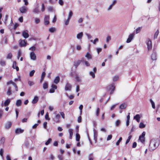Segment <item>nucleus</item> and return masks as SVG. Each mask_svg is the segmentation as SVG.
<instances>
[{
  "instance_id": "f257e3e1",
  "label": "nucleus",
  "mask_w": 160,
  "mask_h": 160,
  "mask_svg": "<svg viewBox=\"0 0 160 160\" xmlns=\"http://www.w3.org/2000/svg\"><path fill=\"white\" fill-rule=\"evenodd\" d=\"M159 143L158 139H152L151 140L149 148L150 151H152L155 149L159 146Z\"/></svg>"
},
{
  "instance_id": "f03ea898",
  "label": "nucleus",
  "mask_w": 160,
  "mask_h": 160,
  "mask_svg": "<svg viewBox=\"0 0 160 160\" xmlns=\"http://www.w3.org/2000/svg\"><path fill=\"white\" fill-rule=\"evenodd\" d=\"M106 89L108 91H111L110 94H112L115 89L114 84L112 83L108 86L107 87Z\"/></svg>"
},
{
  "instance_id": "7ed1b4c3",
  "label": "nucleus",
  "mask_w": 160,
  "mask_h": 160,
  "mask_svg": "<svg viewBox=\"0 0 160 160\" xmlns=\"http://www.w3.org/2000/svg\"><path fill=\"white\" fill-rule=\"evenodd\" d=\"M54 114H55V117L53 118V121L56 123H58L60 122V115L56 113V112H54Z\"/></svg>"
},
{
  "instance_id": "20e7f679",
  "label": "nucleus",
  "mask_w": 160,
  "mask_h": 160,
  "mask_svg": "<svg viewBox=\"0 0 160 160\" xmlns=\"http://www.w3.org/2000/svg\"><path fill=\"white\" fill-rule=\"evenodd\" d=\"M146 134V132H143L141 135H140L139 137L138 140H140L142 143H143L145 142V136Z\"/></svg>"
},
{
  "instance_id": "39448f33",
  "label": "nucleus",
  "mask_w": 160,
  "mask_h": 160,
  "mask_svg": "<svg viewBox=\"0 0 160 160\" xmlns=\"http://www.w3.org/2000/svg\"><path fill=\"white\" fill-rule=\"evenodd\" d=\"M28 9L27 7L22 6L19 8V10L21 13H26Z\"/></svg>"
},
{
  "instance_id": "423d86ee",
  "label": "nucleus",
  "mask_w": 160,
  "mask_h": 160,
  "mask_svg": "<svg viewBox=\"0 0 160 160\" xmlns=\"http://www.w3.org/2000/svg\"><path fill=\"white\" fill-rule=\"evenodd\" d=\"M117 0H114L112 3L109 5V6L107 8V10L108 11H109L111 10L112 7L115 5V4L116 3Z\"/></svg>"
},
{
  "instance_id": "0eeeda50",
  "label": "nucleus",
  "mask_w": 160,
  "mask_h": 160,
  "mask_svg": "<svg viewBox=\"0 0 160 160\" xmlns=\"http://www.w3.org/2000/svg\"><path fill=\"white\" fill-rule=\"evenodd\" d=\"M148 50H150L152 48V42L150 39H148V41L147 42Z\"/></svg>"
},
{
  "instance_id": "6e6552de",
  "label": "nucleus",
  "mask_w": 160,
  "mask_h": 160,
  "mask_svg": "<svg viewBox=\"0 0 160 160\" xmlns=\"http://www.w3.org/2000/svg\"><path fill=\"white\" fill-rule=\"evenodd\" d=\"M19 44L21 47H25L27 44L26 41L25 40L20 39L19 40Z\"/></svg>"
},
{
  "instance_id": "1a4fd4ad",
  "label": "nucleus",
  "mask_w": 160,
  "mask_h": 160,
  "mask_svg": "<svg viewBox=\"0 0 160 160\" xmlns=\"http://www.w3.org/2000/svg\"><path fill=\"white\" fill-rule=\"evenodd\" d=\"M10 84H11L13 85L14 87L16 89V91H18V86H17L16 83L13 82L12 81V80H10L7 82V84L8 85H9Z\"/></svg>"
},
{
  "instance_id": "9d476101",
  "label": "nucleus",
  "mask_w": 160,
  "mask_h": 160,
  "mask_svg": "<svg viewBox=\"0 0 160 160\" xmlns=\"http://www.w3.org/2000/svg\"><path fill=\"white\" fill-rule=\"evenodd\" d=\"M28 31L27 30L24 31L22 32V36L25 38H27L29 37V35L28 33Z\"/></svg>"
},
{
  "instance_id": "9b49d317",
  "label": "nucleus",
  "mask_w": 160,
  "mask_h": 160,
  "mask_svg": "<svg viewBox=\"0 0 160 160\" xmlns=\"http://www.w3.org/2000/svg\"><path fill=\"white\" fill-rule=\"evenodd\" d=\"M49 16L48 15H45L44 18V24L45 25H48L49 23Z\"/></svg>"
},
{
  "instance_id": "f8f14e48",
  "label": "nucleus",
  "mask_w": 160,
  "mask_h": 160,
  "mask_svg": "<svg viewBox=\"0 0 160 160\" xmlns=\"http://www.w3.org/2000/svg\"><path fill=\"white\" fill-rule=\"evenodd\" d=\"M71 88H72V86H71V85L68 83H67L65 85V90L66 91H67V90L70 91L71 90Z\"/></svg>"
},
{
  "instance_id": "ddd939ff",
  "label": "nucleus",
  "mask_w": 160,
  "mask_h": 160,
  "mask_svg": "<svg viewBox=\"0 0 160 160\" xmlns=\"http://www.w3.org/2000/svg\"><path fill=\"white\" fill-rule=\"evenodd\" d=\"M30 58L31 59L35 60L36 59V56L34 53L32 52L30 53Z\"/></svg>"
},
{
  "instance_id": "4468645a",
  "label": "nucleus",
  "mask_w": 160,
  "mask_h": 160,
  "mask_svg": "<svg viewBox=\"0 0 160 160\" xmlns=\"http://www.w3.org/2000/svg\"><path fill=\"white\" fill-rule=\"evenodd\" d=\"M39 6L38 5H37L33 10V12L34 13L38 14L39 12V10L38 9Z\"/></svg>"
},
{
  "instance_id": "2eb2a0df",
  "label": "nucleus",
  "mask_w": 160,
  "mask_h": 160,
  "mask_svg": "<svg viewBox=\"0 0 160 160\" xmlns=\"http://www.w3.org/2000/svg\"><path fill=\"white\" fill-rule=\"evenodd\" d=\"M12 125V122H8L6 124L5 128L6 129H9Z\"/></svg>"
},
{
  "instance_id": "dca6fc26",
  "label": "nucleus",
  "mask_w": 160,
  "mask_h": 160,
  "mask_svg": "<svg viewBox=\"0 0 160 160\" xmlns=\"http://www.w3.org/2000/svg\"><path fill=\"white\" fill-rule=\"evenodd\" d=\"M83 33L82 32L78 33L77 35V38L78 39H81L83 36Z\"/></svg>"
},
{
  "instance_id": "f3484780",
  "label": "nucleus",
  "mask_w": 160,
  "mask_h": 160,
  "mask_svg": "<svg viewBox=\"0 0 160 160\" xmlns=\"http://www.w3.org/2000/svg\"><path fill=\"white\" fill-rule=\"evenodd\" d=\"M82 61V60H78L74 62V65L76 68H77L78 67V66L80 64Z\"/></svg>"
},
{
  "instance_id": "a211bd4d",
  "label": "nucleus",
  "mask_w": 160,
  "mask_h": 160,
  "mask_svg": "<svg viewBox=\"0 0 160 160\" xmlns=\"http://www.w3.org/2000/svg\"><path fill=\"white\" fill-rule=\"evenodd\" d=\"M24 132V130L20 128L17 129L15 130V133L16 134H19L22 133Z\"/></svg>"
},
{
  "instance_id": "6ab92c4d",
  "label": "nucleus",
  "mask_w": 160,
  "mask_h": 160,
  "mask_svg": "<svg viewBox=\"0 0 160 160\" xmlns=\"http://www.w3.org/2000/svg\"><path fill=\"white\" fill-rule=\"evenodd\" d=\"M68 131L70 134L69 138L70 139H72L73 134V130L72 129L70 128L69 129Z\"/></svg>"
},
{
  "instance_id": "aec40b11",
  "label": "nucleus",
  "mask_w": 160,
  "mask_h": 160,
  "mask_svg": "<svg viewBox=\"0 0 160 160\" xmlns=\"http://www.w3.org/2000/svg\"><path fill=\"white\" fill-rule=\"evenodd\" d=\"M134 118L139 122L140 121V117L139 114H137L134 117Z\"/></svg>"
},
{
  "instance_id": "412c9836",
  "label": "nucleus",
  "mask_w": 160,
  "mask_h": 160,
  "mask_svg": "<svg viewBox=\"0 0 160 160\" xmlns=\"http://www.w3.org/2000/svg\"><path fill=\"white\" fill-rule=\"evenodd\" d=\"M38 100V97L36 96L34 97V99L32 101V103L33 104L36 103Z\"/></svg>"
},
{
  "instance_id": "4be33fe9",
  "label": "nucleus",
  "mask_w": 160,
  "mask_h": 160,
  "mask_svg": "<svg viewBox=\"0 0 160 160\" xmlns=\"http://www.w3.org/2000/svg\"><path fill=\"white\" fill-rule=\"evenodd\" d=\"M12 68L14 69H16L17 71H18L19 70L18 67L17 66V63L16 61H14L13 63V65H12Z\"/></svg>"
},
{
  "instance_id": "5701e85b",
  "label": "nucleus",
  "mask_w": 160,
  "mask_h": 160,
  "mask_svg": "<svg viewBox=\"0 0 160 160\" xmlns=\"http://www.w3.org/2000/svg\"><path fill=\"white\" fill-rule=\"evenodd\" d=\"M60 79V78L59 76L56 77L54 79V82L56 84H57L59 82Z\"/></svg>"
},
{
  "instance_id": "b1692460",
  "label": "nucleus",
  "mask_w": 160,
  "mask_h": 160,
  "mask_svg": "<svg viewBox=\"0 0 160 160\" xmlns=\"http://www.w3.org/2000/svg\"><path fill=\"white\" fill-rule=\"evenodd\" d=\"M11 102V100L10 99H8L6 100L4 102V105L5 106H8L10 103Z\"/></svg>"
},
{
  "instance_id": "393cba45",
  "label": "nucleus",
  "mask_w": 160,
  "mask_h": 160,
  "mask_svg": "<svg viewBox=\"0 0 160 160\" xmlns=\"http://www.w3.org/2000/svg\"><path fill=\"white\" fill-rule=\"evenodd\" d=\"M85 56L88 60L91 59L92 58V55L89 52H87Z\"/></svg>"
},
{
  "instance_id": "a878e982",
  "label": "nucleus",
  "mask_w": 160,
  "mask_h": 160,
  "mask_svg": "<svg viewBox=\"0 0 160 160\" xmlns=\"http://www.w3.org/2000/svg\"><path fill=\"white\" fill-rule=\"evenodd\" d=\"M151 58L153 60H155L157 59V55L155 53H153L152 54Z\"/></svg>"
},
{
  "instance_id": "bb28decb",
  "label": "nucleus",
  "mask_w": 160,
  "mask_h": 160,
  "mask_svg": "<svg viewBox=\"0 0 160 160\" xmlns=\"http://www.w3.org/2000/svg\"><path fill=\"white\" fill-rule=\"evenodd\" d=\"M129 114V113L128 115L127 116V118L126 125L127 126H128L129 124L130 116Z\"/></svg>"
},
{
  "instance_id": "cd10ccee",
  "label": "nucleus",
  "mask_w": 160,
  "mask_h": 160,
  "mask_svg": "<svg viewBox=\"0 0 160 160\" xmlns=\"http://www.w3.org/2000/svg\"><path fill=\"white\" fill-rule=\"evenodd\" d=\"M22 104V101L21 100H17L16 102V105L17 106L19 107L21 106Z\"/></svg>"
},
{
  "instance_id": "c85d7f7f",
  "label": "nucleus",
  "mask_w": 160,
  "mask_h": 160,
  "mask_svg": "<svg viewBox=\"0 0 160 160\" xmlns=\"http://www.w3.org/2000/svg\"><path fill=\"white\" fill-rule=\"evenodd\" d=\"M80 135L78 133H77L76 134V140L78 142L79 141H80Z\"/></svg>"
},
{
  "instance_id": "c756f323",
  "label": "nucleus",
  "mask_w": 160,
  "mask_h": 160,
  "mask_svg": "<svg viewBox=\"0 0 160 160\" xmlns=\"http://www.w3.org/2000/svg\"><path fill=\"white\" fill-rule=\"evenodd\" d=\"M99 41V39L98 38H96L93 41L92 40H90L91 42H92L93 44H96L97 42H98Z\"/></svg>"
},
{
  "instance_id": "7c9ffc66",
  "label": "nucleus",
  "mask_w": 160,
  "mask_h": 160,
  "mask_svg": "<svg viewBox=\"0 0 160 160\" xmlns=\"http://www.w3.org/2000/svg\"><path fill=\"white\" fill-rule=\"evenodd\" d=\"M159 32L158 30H157V31L155 32L154 36V39H156L157 38L158 34H159Z\"/></svg>"
},
{
  "instance_id": "2f4dec72",
  "label": "nucleus",
  "mask_w": 160,
  "mask_h": 160,
  "mask_svg": "<svg viewBox=\"0 0 160 160\" xmlns=\"http://www.w3.org/2000/svg\"><path fill=\"white\" fill-rule=\"evenodd\" d=\"M145 127V125L142 122H141L139 125V128H143Z\"/></svg>"
},
{
  "instance_id": "473e14b6",
  "label": "nucleus",
  "mask_w": 160,
  "mask_h": 160,
  "mask_svg": "<svg viewBox=\"0 0 160 160\" xmlns=\"http://www.w3.org/2000/svg\"><path fill=\"white\" fill-rule=\"evenodd\" d=\"M7 94L8 95H10L12 94L11 88L9 87L8 88V90L7 92Z\"/></svg>"
},
{
  "instance_id": "72a5a7b5",
  "label": "nucleus",
  "mask_w": 160,
  "mask_h": 160,
  "mask_svg": "<svg viewBox=\"0 0 160 160\" xmlns=\"http://www.w3.org/2000/svg\"><path fill=\"white\" fill-rule=\"evenodd\" d=\"M126 107V105L124 103L122 104L119 107V108L120 109H124Z\"/></svg>"
},
{
  "instance_id": "f704fd0d",
  "label": "nucleus",
  "mask_w": 160,
  "mask_h": 160,
  "mask_svg": "<svg viewBox=\"0 0 160 160\" xmlns=\"http://www.w3.org/2000/svg\"><path fill=\"white\" fill-rule=\"evenodd\" d=\"M49 31L51 32H54L56 31V29L55 28H52L49 29Z\"/></svg>"
},
{
  "instance_id": "c9c22d12",
  "label": "nucleus",
  "mask_w": 160,
  "mask_h": 160,
  "mask_svg": "<svg viewBox=\"0 0 160 160\" xmlns=\"http://www.w3.org/2000/svg\"><path fill=\"white\" fill-rule=\"evenodd\" d=\"M12 57V54L11 53H9L7 55V59H11Z\"/></svg>"
},
{
  "instance_id": "e433bc0d",
  "label": "nucleus",
  "mask_w": 160,
  "mask_h": 160,
  "mask_svg": "<svg viewBox=\"0 0 160 160\" xmlns=\"http://www.w3.org/2000/svg\"><path fill=\"white\" fill-rule=\"evenodd\" d=\"M72 15H73V12H72V11H70L69 13L68 18H69V19H70L71 18L72 16Z\"/></svg>"
},
{
  "instance_id": "4c0bfd02",
  "label": "nucleus",
  "mask_w": 160,
  "mask_h": 160,
  "mask_svg": "<svg viewBox=\"0 0 160 160\" xmlns=\"http://www.w3.org/2000/svg\"><path fill=\"white\" fill-rule=\"evenodd\" d=\"M150 101L152 104V107L153 109L155 108V105L154 102L152 101V99H150Z\"/></svg>"
},
{
  "instance_id": "58836bf2",
  "label": "nucleus",
  "mask_w": 160,
  "mask_h": 160,
  "mask_svg": "<svg viewBox=\"0 0 160 160\" xmlns=\"http://www.w3.org/2000/svg\"><path fill=\"white\" fill-rule=\"evenodd\" d=\"M100 113V109L99 108H98L96 111V115L97 117L99 115Z\"/></svg>"
},
{
  "instance_id": "ea45409f",
  "label": "nucleus",
  "mask_w": 160,
  "mask_h": 160,
  "mask_svg": "<svg viewBox=\"0 0 160 160\" xmlns=\"http://www.w3.org/2000/svg\"><path fill=\"white\" fill-rule=\"evenodd\" d=\"M0 64L2 66H5L6 65L5 62L3 60H1L0 62Z\"/></svg>"
},
{
  "instance_id": "a19ab883",
  "label": "nucleus",
  "mask_w": 160,
  "mask_h": 160,
  "mask_svg": "<svg viewBox=\"0 0 160 160\" xmlns=\"http://www.w3.org/2000/svg\"><path fill=\"white\" fill-rule=\"evenodd\" d=\"M122 137H120L119 139L117 142H116V145L117 146L119 144V143L120 142H121V141L122 140Z\"/></svg>"
},
{
  "instance_id": "79ce46f5",
  "label": "nucleus",
  "mask_w": 160,
  "mask_h": 160,
  "mask_svg": "<svg viewBox=\"0 0 160 160\" xmlns=\"http://www.w3.org/2000/svg\"><path fill=\"white\" fill-rule=\"evenodd\" d=\"M119 79V77L118 76H115L113 78V80L114 82L117 81Z\"/></svg>"
},
{
  "instance_id": "37998d69",
  "label": "nucleus",
  "mask_w": 160,
  "mask_h": 160,
  "mask_svg": "<svg viewBox=\"0 0 160 160\" xmlns=\"http://www.w3.org/2000/svg\"><path fill=\"white\" fill-rule=\"evenodd\" d=\"M28 83L29 86H32L34 84V83L33 82L29 81L28 82Z\"/></svg>"
},
{
  "instance_id": "c03bdc74",
  "label": "nucleus",
  "mask_w": 160,
  "mask_h": 160,
  "mask_svg": "<svg viewBox=\"0 0 160 160\" xmlns=\"http://www.w3.org/2000/svg\"><path fill=\"white\" fill-rule=\"evenodd\" d=\"M142 27H138L136 29V33H139L141 31Z\"/></svg>"
},
{
  "instance_id": "a18cd8bd",
  "label": "nucleus",
  "mask_w": 160,
  "mask_h": 160,
  "mask_svg": "<svg viewBox=\"0 0 160 160\" xmlns=\"http://www.w3.org/2000/svg\"><path fill=\"white\" fill-rule=\"evenodd\" d=\"M52 141V139L51 138H49L48 140L45 142L46 145H48Z\"/></svg>"
},
{
  "instance_id": "49530a36",
  "label": "nucleus",
  "mask_w": 160,
  "mask_h": 160,
  "mask_svg": "<svg viewBox=\"0 0 160 160\" xmlns=\"http://www.w3.org/2000/svg\"><path fill=\"white\" fill-rule=\"evenodd\" d=\"M21 55V51L20 50H19L18 51V57H17V58H18V59H19V58Z\"/></svg>"
},
{
  "instance_id": "de8ad7c7",
  "label": "nucleus",
  "mask_w": 160,
  "mask_h": 160,
  "mask_svg": "<svg viewBox=\"0 0 160 160\" xmlns=\"http://www.w3.org/2000/svg\"><path fill=\"white\" fill-rule=\"evenodd\" d=\"M43 87L44 89L47 88H48V84L46 82H45L43 84Z\"/></svg>"
},
{
  "instance_id": "09e8293b",
  "label": "nucleus",
  "mask_w": 160,
  "mask_h": 160,
  "mask_svg": "<svg viewBox=\"0 0 160 160\" xmlns=\"http://www.w3.org/2000/svg\"><path fill=\"white\" fill-rule=\"evenodd\" d=\"M89 74L93 78H94L95 77V75L94 72H89Z\"/></svg>"
},
{
  "instance_id": "8fccbe9b",
  "label": "nucleus",
  "mask_w": 160,
  "mask_h": 160,
  "mask_svg": "<svg viewBox=\"0 0 160 160\" xmlns=\"http://www.w3.org/2000/svg\"><path fill=\"white\" fill-rule=\"evenodd\" d=\"M54 156L52 154H51L50 155L49 159L50 160H54Z\"/></svg>"
},
{
  "instance_id": "3c124183",
  "label": "nucleus",
  "mask_w": 160,
  "mask_h": 160,
  "mask_svg": "<svg viewBox=\"0 0 160 160\" xmlns=\"http://www.w3.org/2000/svg\"><path fill=\"white\" fill-rule=\"evenodd\" d=\"M25 146L26 147H28L29 146V141H28V140L26 141L25 142Z\"/></svg>"
},
{
  "instance_id": "603ef678",
  "label": "nucleus",
  "mask_w": 160,
  "mask_h": 160,
  "mask_svg": "<svg viewBox=\"0 0 160 160\" xmlns=\"http://www.w3.org/2000/svg\"><path fill=\"white\" fill-rule=\"evenodd\" d=\"M75 79L77 81L79 82L80 81V78L77 75H76V76Z\"/></svg>"
},
{
  "instance_id": "864d4df0",
  "label": "nucleus",
  "mask_w": 160,
  "mask_h": 160,
  "mask_svg": "<svg viewBox=\"0 0 160 160\" xmlns=\"http://www.w3.org/2000/svg\"><path fill=\"white\" fill-rule=\"evenodd\" d=\"M35 72V71L34 70H32L29 73L30 76L31 77L33 76Z\"/></svg>"
},
{
  "instance_id": "5fc2aeb1",
  "label": "nucleus",
  "mask_w": 160,
  "mask_h": 160,
  "mask_svg": "<svg viewBox=\"0 0 160 160\" xmlns=\"http://www.w3.org/2000/svg\"><path fill=\"white\" fill-rule=\"evenodd\" d=\"M70 20V19L68 18L67 20L65 21V24L66 25H67L69 24Z\"/></svg>"
},
{
  "instance_id": "6e6d98bb",
  "label": "nucleus",
  "mask_w": 160,
  "mask_h": 160,
  "mask_svg": "<svg viewBox=\"0 0 160 160\" xmlns=\"http://www.w3.org/2000/svg\"><path fill=\"white\" fill-rule=\"evenodd\" d=\"M45 118L46 119L48 120H49L50 118L49 117L48 113V112H47L45 116Z\"/></svg>"
},
{
  "instance_id": "4d7b16f0",
  "label": "nucleus",
  "mask_w": 160,
  "mask_h": 160,
  "mask_svg": "<svg viewBox=\"0 0 160 160\" xmlns=\"http://www.w3.org/2000/svg\"><path fill=\"white\" fill-rule=\"evenodd\" d=\"M111 39V37L109 36H108L107 37V38H106V42H108Z\"/></svg>"
},
{
  "instance_id": "13d9d810",
  "label": "nucleus",
  "mask_w": 160,
  "mask_h": 160,
  "mask_svg": "<svg viewBox=\"0 0 160 160\" xmlns=\"http://www.w3.org/2000/svg\"><path fill=\"white\" fill-rule=\"evenodd\" d=\"M112 135H109L107 137V141L109 140L112 139Z\"/></svg>"
},
{
  "instance_id": "bf43d9fd",
  "label": "nucleus",
  "mask_w": 160,
  "mask_h": 160,
  "mask_svg": "<svg viewBox=\"0 0 160 160\" xmlns=\"http://www.w3.org/2000/svg\"><path fill=\"white\" fill-rule=\"evenodd\" d=\"M35 49H36V48L34 46H32L31 48H29V50H32V51H35Z\"/></svg>"
},
{
  "instance_id": "052dcab7",
  "label": "nucleus",
  "mask_w": 160,
  "mask_h": 160,
  "mask_svg": "<svg viewBox=\"0 0 160 160\" xmlns=\"http://www.w3.org/2000/svg\"><path fill=\"white\" fill-rule=\"evenodd\" d=\"M121 123V121L119 120H118L116 121V125L117 126H118Z\"/></svg>"
},
{
  "instance_id": "680f3d73",
  "label": "nucleus",
  "mask_w": 160,
  "mask_h": 160,
  "mask_svg": "<svg viewBox=\"0 0 160 160\" xmlns=\"http://www.w3.org/2000/svg\"><path fill=\"white\" fill-rule=\"evenodd\" d=\"M35 22L37 24L39 23L40 21V19L38 18H35Z\"/></svg>"
},
{
  "instance_id": "e2e57ef3",
  "label": "nucleus",
  "mask_w": 160,
  "mask_h": 160,
  "mask_svg": "<svg viewBox=\"0 0 160 160\" xmlns=\"http://www.w3.org/2000/svg\"><path fill=\"white\" fill-rule=\"evenodd\" d=\"M58 3L61 6L63 4V1L62 0H59Z\"/></svg>"
},
{
  "instance_id": "0e129e2a",
  "label": "nucleus",
  "mask_w": 160,
  "mask_h": 160,
  "mask_svg": "<svg viewBox=\"0 0 160 160\" xmlns=\"http://www.w3.org/2000/svg\"><path fill=\"white\" fill-rule=\"evenodd\" d=\"M42 7L41 11L43 12L45 10V6L43 3L42 4Z\"/></svg>"
},
{
  "instance_id": "69168bd1",
  "label": "nucleus",
  "mask_w": 160,
  "mask_h": 160,
  "mask_svg": "<svg viewBox=\"0 0 160 160\" xmlns=\"http://www.w3.org/2000/svg\"><path fill=\"white\" fill-rule=\"evenodd\" d=\"M60 113L62 116L63 118H65V115L63 112H60Z\"/></svg>"
},
{
  "instance_id": "338daca9",
  "label": "nucleus",
  "mask_w": 160,
  "mask_h": 160,
  "mask_svg": "<svg viewBox=\"0 0 160 160\" xmlns=\"http://www.w3.org/2000/svg\"><path fill=\"white\" fill-rule=\"evenodd\" d=\"M93 132H94V137L95 138L97 137V132L95 129H94L93 130Z\"/></svg>"
},
{
  "instance_id": "774afa93",
  "label": "nucleus",
  "mask_w": 160,
  "mask_h": 160,
  "mask_svg": "<svg viewBox=\"0 0 160 160\" xmlns=\"http://www.w3.org/2000/svg\"><path fill=\"white\" fill-rule=\"evenodd\" d=\"M137 143L136 142H134L133 143L132 147V148H135L137 146Z\"/></svg>"
}]
</instances>
